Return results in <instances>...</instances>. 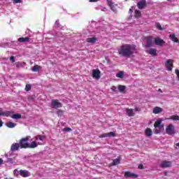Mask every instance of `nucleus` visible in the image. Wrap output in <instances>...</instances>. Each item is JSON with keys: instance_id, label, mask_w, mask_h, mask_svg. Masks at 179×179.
Returning a JSON list of instances; mask_svg holds the SVG:
<instances>
[{"instance_id": "obj_1", "label": "nucleus", "mask_w": 179, "mask_h": 179, "mask_svg": "<svg viewBox=\"0 0 179 179\" xmlns=\"http://www.w3.org/2000/svg\"><path fill=\"white\" fill-rule=\"evenodd\" d=\"M136 51V46L132 44H123L118 49V54L121 57L131 58Z\"/></svg>"}, {"instance_id": "obj_2", "label": "nucleus", "mask_w": 179, "mask_h": 179, "mask_svg": "<svg viewBox=\"0 0 179 179\" xmlns=\"http://www.w3.org/2000/svg\"><path fill=\"white\" fill-rule=\"evenodd\" d=\"M154 132L155 135L157 134H160L162 132V129H164V125L162 124V120H157L154 124Z\"/></svg>"}, {"instance_id": "obj_3", "label": "nucleus", "mask_w": 179, "mask_h": 179, "mask_svg": "<svg viewBox=\"0 0 179 179\" xmlns=\"http://www.w3.org/2000/svg\"><path fill=\"white\" fill-rule=\"evenodd\" d=\"M29 139H30V136H27L25 138H22L20 140V148L21 149H27L29 148Z\"/></svg>"}, {"instance_id": "obj_4", "label": "nucleus", "mask_w": 179, "mask_h": 179, "mask_svg": "<svg viewBox=\"0 0 179 179\" xmlns=\"http://www.w3.org/2000/svg\"><path fill=\"white\" fill-rule=\"evenodd\" d=\"M52 108H61L62 103L59 102L58 99H52L51 102Z\"/></svg>"}, {"instance_id": "obj_5", "label": "nucleus", "mask_w": 179, "mask_h": 179, "mask_svg": "<svg viewBox=\"0 0 179 179\" xmlns=\"http://www.w3.org/2000/svg\"><path fill=\"white\" fill-rule=\"evenodd\" d=\"M166 133L168 135H173V134H176V129L174 128V125L169 124L166 128Z\"/></svg>"}, {"instance_id": "obj_6", "label": "nucleus", "mask_w": 179, "mask_h": 179, "mask_svg": "<svg viewBox=\"0 0 179 179\" xmlns=\"http://www.w3.org/2000/svg\"><path fill=\"white\" fill-rule=\"evenodd\" d=\"M173 62H174V61L173 59H168L166 60V63H165V66L167 69V71H169V72H171V71H173Z\"/></svg>"}, {"instance_id": "obj_7", "label": "nucleus", "mask_w": 179, "mask_h": 179, "mask_svg": "<svg viewBox=\"0 0 179 179\" xmlns=\"http://www.w3.org/2000/svg\"><path fill=\"white\" fill-rule=\"evenodd\" d=\"M125 178H138V176L136 173H134L129 171L124 172Z\"/></svg>"}, {"instance_id": "obj_8", "label": "nucleus", "mask_w": 179, "mask_h": 179, "mask_svg": "<svg viewBox=\"0 0 179 179\" xmlns=\"http://www.w3.org/2000/svg\"><path fill=\"white\" fill-rule=\"evenodd\" d=\"M146 40L147 43L145 45V48H150L151 47H153V37L148 36Z\"/></svg>"}, {"instance_id": "obj_9", "label": "nucleus", "mask_w": 179, "mask_h": 179, "mask_svg": "<svg viewBox=\"0 0 179 179\" xmlns=\"http://www.w3.org/2000/svg\"><path fill=\"white\" fill-rule=\"evenodd\" d=\"M154 43L156 45H159V47H162V45L166 44V41L160 38H155Z\"/></svg>"}, {"instance_id": "obj_10", "label": "nucleus", "mask_w": 179, "mask_h": 179, "mask_svg": "<svg viewBox=\"0 0 179 179\" xmlns=\"http://www.w3.org/2000/svg\"><path fill=\"white\" fill-rule=\"evenodd\" d=\"M161 167H162V169H167L169 167H171V162L162 161L161 163Z\"/></svg>"}, {"instance_id": "obj_11", "label": "nucleus", "mask_w": 179, "mask_h": 179, "mask_svg": "<svg viewBox=\"0 0 179 179\" xmlns=\"http://www.w3.org/2000/svg\"><path fill=\"white\" fill-rule=\"evenodd\" d=\"M100 70L99 69H94L92 70V78H94L95 79H99L100 78Z\"/></svg>"}, {"instance_id": "obj_12", "label": "nucleus", "mask_w": 179, "mask_h": 179, "mask_svg": "<svg viewBox=\"0 0 179 179\" xmlns=\"http://www.w3.org/2000/svg\"><path fill=\"white\" fill-rule=\"evenodd\" d=\"M138 9H145L146 8V0H141L137 3Z\"/></svg>"}, {"instance_id": "obj_13", "label": "nucleus", "mask_w": 179, "mask_h": 179, "mask_svg": "<svg viewBox=\"0 0 179 179\" xmlns=\"http://www.w3.org/2000/svg\"><path fill=\"white\" fill-rule=\"evenodd\" d=\"M10 111H3L2 108H0V117H10Z\"/></svg>"}, {"instance_id": "obj_14", "label": "nucleus", "mask_w": 179, "mask_h": 179, "mask_svg": "<svg viewBox=\"0 0 179 179\" xmlns=\"http://www.w3.org/2000/svg\"><path fill=\"white\" fill-rule=\"evenodd\" d=\"M38 145H41V143H37L36 141H32L31 143H28V148L29 149H34L38 146Z\"/></svg>"}, {"instance_id": "obj_15", "label": "nucleus", "mask_w": 179, "mask_h": 179, "mask_svg": "<svg viewBox=\"0 0 179 179\" xmlns=\"http://www.w3.org/2000/svg\"><path fill=\"white\" fill-rule=\"evenodd\" d=\"M20 148V144L17 143H15L11 145L10 150L11 152H16V150H19Z\"/></svg>"}, {"instance_id": "obj_16", "label": "nucleus", "mask_w": 179, "mask_h": 179, "mask_svg": "<svg viewBox=\"0 0 179 179\" xmlns=\"http://www.w3.org/2000/svg\"><path fill=\"white\" fill-rule=\"evenodd\" d=\"M153 114H160V113H163V108L156 106L152 110Z\"/></svg>"}, {"instance_id": "obj_17", "label": "nucleus", "mask_w": 179, "mask_h": 179, "mask_svg": "<svg viewBox=\"0 0 179 179\" xmlns=\"http://www.w3.org/2000/svg\"><path fill=\"white\" fill-rule=\"evenodd\" d=\"M126 114L128 115V117H134L135 115V113H134V109L132 108H127Z\"/></svg>"}, {"instance_id": "obj_18", "label": "nucleus", "mask_w": 179, "mask_h": 179, "mask_svg": "<svg viewBox=\"0 0 179 179\" xmlns=\"http://www.w3.org/2000/svg\"><path fill=\"white\" fill-rule=\"evenodd\" d=\"M19 43H29L30 41L29 37H21L17 39Z\"/></svg>"}, {"instance_id": "obj_19", "label": "nucleus", "mask_w": 179, "mask_h": 179, "mask_svg": "<svg viewBox=\"0 0 179 179\" xmlns=\"http://www.w3.org/2000/svg\"><path fill=\"white\" fill-rule=\"evenodd\" d=\"M148 54H150V55H152V57H156V55H157V50L155 48H150L148 50Z\"/></svg>"}, {"instance_id": "obj_20", "label": "nucleus", "mask_w": 179, "mask_h": 179, "mask_svg": "<svg viewBox=\"0 0 179 179\" xmlns=\"http://www.w3.org/2000/svg\"><path fill=\"white\" fill-rule=\"evenodd\" d=\"M20 176H21V177H24V178L29 177V171L20 170Z\"/></svg>"}, {"instance_id": "obj_21", "label": "nucleus", "mask_w": 179, "mask_h": 179, "mask_svg": "<svg viewBox=\"0 0 179 179\" xmlns=\"http://www.w3.org/2000/svg\"><path fill=\"white\" fill-rule=\"evenodd\" d=\"M145 136H152V135H153V131H152V129L150 128L145 129Z\"/></svg>"}, {"instance_id": "obj_22", "label": "nucleus", "mask_w": 179, "mask_h": 179, "mask_svg": "<svg viewBox=\"0 0 179 179\" xmlns=\"http://www.w3.org/2000/svg\"><path fill=\"white\" fill-rule=\"evenodd\" d=\"M169 38H171V40H172V41H173L174 43H178V38L177 37H176V34H171L169 35Z\"/></svg>"}, {"instance_id": "obj_23", "label": "nucleus", "mask_w": 179, "mask_h": 179, "mask_svg": "<svg viewBox=\"0 0 179 179\" xmlns=\"http://www.w3.org/2000/svg\"><path fill=\"white\" fill-rule=\"evenodd\" d=\"M96 41H97V38H96V37L87 38V43H91V44H94Z\"/></svg>"}, {"instance_id": "obj_24", "label": "nucleus", "mask_w": 179, "mask_h": 179, "mask_svg": "<svg viewBox=\"0 0 179 179\" xmlns=\"http://www.w3.org/2000/svg\"><path fill=\"white\" fill-rule=\"evenodd\" d=\"M16 65V68H23L26 66V62H16L15 63Z\"/></svg>"}, {"instance_id": "obj_25", "label": "nucleus", "mask_w": 179, "mask_h": 179, "mask_svg": "<svg viewBox=\"0 0 179 179\" xmlns=\"http://www.w3.org/2000/svg\"><path fill=\"white\" fill-rule=\"evenodd\" d=\"M40 69H41V66L36 64L32 67L31 71L32 72H38Z\"/></svg>"}, {"instance_id": "obj_26", "label": "nucleus", "mask_w": 179, "mask_h": 179, "mask_svg": "<svg viewBox=\"0 0 179 179\" xmlns=\"http://www.w3.org/2000/svg\"><path fill=\"white\" fill-rule=\"evenodd\" d=\"M11 118H13V120H20V118H22V115L19 114V113H16L14 114L11 116Z\"/></svg>"}, {"instance_id": "obj_27", "label": "nucleus", "mask_w": 179, "mask_h": 179, "mask_svg": "<svg viewBox=\"0 0 179 179\" xmlns=\"http://www.w3.org/2000/svg\"><path fill=\"white\" fill-rule=\"evenodd\" d=\"M6 125L8 127V128H15V127H16V123L8 122L6 124Z\"/></svg>"}, {"instance_id": "obj_28", "label": "nucleus", "mask_w": 179, "mask_h": 179, "mask_svg": "<svg viewBox=\"0 0 179 179\" xmlns=\"http://www.w3.org/2000/svg\"><path fill=\"white\" fill-rule=\"evenodd\" d=\"M168 120H172L173 121H179V116L177 115H173L170 117V118H168Z\"/></svg>"}, {"instance_id": "obj_29", "label": "nucleus", "mask_w": 179, "mask_h": 179, "mask_svg": "<svg viewBox=\"0 0 179 179\" xmlns=\"http://www.w3.org/2000/svg\"><path fill=\"white\" fill-rule=\"evenodd\" d=\"M134 16L137 18L141 17L142 16V13H141V10H136L134 13Z\"/></svg>"}, {"instance_id": "obj_30", "label": "nucleus", "mask_w": 179, "mask_h": 179, "mask_svg": "<svg viewBox=\"0 0 179 179\" xmlns=\"http://www.w3.org/2000/svg\"><path fill=\"white\" fill-rule=\"evenodd\" d=\"M125 89H127V87H125V85L118 86V90L119 92H120V93H123V92H125Z\"/></svg>"}, {"instance_id": "obj_31", "label": "nucleus", "mask_w": 179, "mask_h": 179, "mask_svg": "<svg viewBox=\"0 0 179 179\" xmlns=\"http://www.w3.org/2000/svg\"><path fill=\"white\" fill-rule=\"evenodd\" d=\"M112 164L113 166H117V164H120V159L116 158L113 159Z\"/></svg>"}, {"instance_id": "obj_32", "label": "nucleus", "mask_w": 179, "mask_h": 179, "mask_svg": "<svg viewBox=\"0 0 179 179\" xmlns=\"http://www.w3.org/2000/svg\"><path fill=\"white\" fill-rule=\"evenodd\" d=\"M117 78H120V79H122L124 78V72L123 71H120L116 74Z\"/></svg>"}, {"instance_id": "obj_33", "label": "nucleus", "mask_w": 179, "mask_h": 179, "mask_svg": "<svg viewBox=\"0 0 179 179\" xmlns=\"http://www.w3.org/2000/svg\"><path fill=\"white\" fill-rule=\"evenodd\" d=\"M155 27H157V29H158L159 30H161V31L164 30L163 29V27H162V25L160 24V23H159V22L155 23Z\"/></svg>"}, {"instance_id": "obj_34", "label": "nucleus", "mask_w": 179, "mask_h": 179, "mask_svg": "<svg viewBox=\"0 0 179 179\" xmlns=\"http://www.w3.org/2000/svg\"><path fill=\"white\" fill-rule=\"evenodd\" d=\"M26 92H30L31 90V85L30 84H27L25 86Z\"/></svg>"}, {"instance_id": "obj_35", "label": "nucleus", "mask_w": 179, "mask_h": 179, "mask_svg": "<svg viewBox=\"0 0 179 179\" xmlns=\"http://www.w3.org/2000/svg\"><path fill=\"white\" fill-rule=\"evenodd\" d=\"M108 138H111V137L116 136V135H115V133H114V131H110V132L108 133Z\"/></svg>"}, {"instance_id": "obj_36", "label": "nucleus", "mask_w": 179, "mask_h": 179, "mask_svg": "<svg viewBox=\"0 0 179 179\" xmlns=\"http://www.w3.org/2000/svg\"><path fill=\"white\" fill-rule=\"evenodd\" d=\"M35 139H36V141H38V139H39V141H43V136H41V135L36 136Z\"/></svg>"}, {"instance_id": "obj_37", "label": "nucleus", "mask_w": 179, "mask_h": 179, "mask_svg": "<svg viewBox=\"0 0 179 179\" xmlns=\"http://www.w3.org/2000/svg\"><path fill=\"white\" fill-rule=\"evenodd\" d=\"M99 138H108V133H105L99 136Z\"/></svg>"}, {"instance_id": "obj_38", "label": "nucleus", "mask_w": 179, "mask_h": 179, "mask_svg": "<svg viewBox=\"0 0 179 179\" xmlns=\"http://www.w3.org/2000/svg\"><path fill=\"white\" fill-rule=\"evenodd\" d=\"M64 131H66V132H71V131H72V129H71L70 127H65L64 129Z\"/></svg>"}, {"instance_id": "obj_39", "label": "nucleus", "mask_w": 179, "mask_h": 179, "mask_svg": "<svg viewBox=\"0 0 179 179\" xmlns=\"http://www.w3.org/2000/svg\"><path fill=\"white\" fill-rule=\"evenodd\" d=\"M13 3H22V0H12Z\"/></svg>"}, {"instance_id": "obj_40", "label": "nucleus", "mask_w": 179, "mask_h": 179, "mask_svg": "<svg viewBox=\"0 0 179 179\" xmlns=\"http://www.w3.org/2000/svg\"><path fill=\"white\" fill-rule=\"evenodd\" d=\"M10 61L12 62V64L15 63V57L14 56H11L10 57Z\"/></svg>"}, {"instance_id": "obj_41", "label": "nucleus", "mask_w": 179, "mask_h": 179, "mask_svg": "<svg viewBox=\"0 0 179 179\" xmlns=\"http://www.w3.org/2000/svg\"><path fill=\"white\" fill-rule=\"evenodd\" d=\"M139 170H143L145 169V166H143V164H141L138 165Z\"/></svg>"}, {"instance_id": "obj_42", "label": "nucleus", "mask_w": 179, "mask_h": 179, "mask_svg": "<svg viewBox=\"0 0 179 179\" xmlns=\"http://www.w3.org/2000/svg\"><path fill=\"white\" fill-rule=\"evenodd\" d=\"M134 111H141L140 108H135Z\"/></svg>"}, {"instance_id": "obj_43", "label": "nucleus", "mask_w": 179, "mask_h": 179, "mask_svg": "<svg viewBox=\"0 0 179 179\" xmlns=\"http://www.w3.org/2000/svg\"><path fill=\"white\" fill-rule=\"evenodd\" d=\"M1 164H3V159H2L1 158H0V166Z\"/></svg>"}, {"instance_id": "obj_44", "label": "nucleus", "mask_w": 179, "mask_h": 179, "mask_svg": "<svg viewBox=\"0 0 179 179\" xmlns=\"http://www.w3.org/2000/svg\"><path fill=\"white\" fill-rule=\"evenodd\" d=\"M3 122H2L1 120H0V128L1 127H3Z\"/></svg>"}, {"instance_id": "obj_45", "label": "nucleus", "mask_w": 179, "mask_h": 179, "mask_svg": "<svg viewBox=\"0 0 179 179\" xmlns=\"http://www.w3.org/2000/svg\"><path fill=\"white\" fill-rule=\"evenodd\" d=\"M115 89H117L115 87H113L111 88V90H113V92H115Z\"/></svg>"}, {"instance_id": "obj_46", "label": "nucleus", "mask_w": 179, "mask_h": 179, "mask_svg": "<svg viewBox=\"0 0 179 179\" xmlns=\"http://www.w3.org/2000/svg\"><path fill=\"white\" fill-rule=\"evenodd\" d=\"M99 0H90V2H97Z\"/></svg>"}, {"instance_id": "obj_47", "label": "nucleus", "mask_w": 179, "mask_h": 179, "mask_svg": "<svg viewBox=\"0 0 179 179\" xmlns=\"http://www.w3.org/2000/svg\"><path fill=\"white\" fill-rule=\"evenodd\" d=\"M133 8H134V7H131V8L129 9L130 13H132V12H133V10H132Z\"/></svg>"}, {"instance_id": "obj_48", "label": "nucleus", "mask_w": 179, "mask_h": 179, "mask_svg": "<svg viewBox=\"0 0 179 179\" xmlns=\"http://www.w3.org/2000/svg\"><path fill=\"white\" fill-rule=\"evenodd\" d=\"M158 92H160L161 93H163V91L160 88L158 90Z\"/></svg>"}, {"instance_id": "obj_49", "label": "nucleus", "mask_w": 179, "mask_h": 179, "mask_svg": "<svg viewBox=\"0 0 179 179\" xmlns=\"http://www.w3.org/2000/svg\"><path fill=\"white\" fill-rule=\"evenodd\" d=\"M167 1H171V0H167Z\"/></svg>"}]
</instances>
